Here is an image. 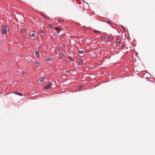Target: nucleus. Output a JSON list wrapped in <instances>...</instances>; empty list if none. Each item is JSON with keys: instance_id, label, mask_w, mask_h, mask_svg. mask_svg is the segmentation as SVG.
<instances>
[{"instance_id": "f257e3e1", "label": "nucleus", "mask_w": 155, "mask_h": 155, "mask_svg": "<svg viewBox=\"0 0 155 155\" xmlns=\"http://www.w3.org/2000/svg\"><path fill=\"white\" fill-rule=\"evenodd\" d=\"M52 84L51 83H48L45 86V87L46 89H48L51 87V85Z\"/></svg>"}, {"instance_id": "f03ea898", "label": "nucleus", "mask_w": 155, "mask_h": 155, "mask_svg": "<svg viewBox=\"0 0 155 155\" xmlns=\"http://www.w3.org/2000/svg\"><path fill=\"white\" fill-rule=\"evenodd\" d=\"M40 15L42 16L45 17V18L49 19L50 18L49 17H47L46 15L43 12H41L40 13Z\"/></svg>"}, {"instance_id": "7ed1b4c3", "label": "nucleus", "mask_w": 155, "mask_h": 155, "mask_svg": "<svg viewBox=\"0 0 155 155\" xmlns=\"http://www.w3.org/2000/svg\"><path fill=\"white\" fill-rule=\"evenodd\" d=\"M52 58H50L48 56L46 57L45 60L51 62L52 61Z\"/></svg>"}, {"instance_id": "20e7f679", "label": "nucleus", "mask_w": 155, "mask_h": 155, "mask_svg": "<svg viewBox=\"0 0 155 155\" xmlns=\"http://www.w3.org/2000/svg\"><path fill=\"white\" fill-rule=\"evenodd\" d=\"M30 36L31 37H34L35 36V34L34 31H31L30 32Z\"/></svg>"}, {"instance_id": "39448f33", "label": "nucleus", "mask_w": 155, "mask_h": 155, "mask_svg": "<svg viewBox=\"0 0 155 155\" xmlns=\"http://www.w3.org/2000/svg\"><path fill=\"white\" fill-rule=\"evenodd\" d=\"M5 29H2L1 31L2 33L4 34H7V31Z\"/></svg>"}, {"instance_id": "423d86ee", "label": "nucleus", "mask_w": 155, "mask_h": 155, "mask_svg": "<svg viewBox=\"0 0 155 155\" xmlns=\"http://www.w3.org/2000/svg\"><path fill=\"white\" fill-rule=\"evenodd\" d=\"M35 54L37 57H39L40 56L39 52L37 51L35 52Z\"/></svg>"}, {"instance_id": "0eeeda50", "label": "nucleus", "mask_w": 155, "mask_h": 155, "mask_svg": "<svg viewBox=\"0 0 155 155\" xmlns=\"http://www.w3.org/2000/svg\"><path fill=\"white\" fill-rule=\"evenodd\" d=\"M3 27L4 28H3V29H5V30H6V31H8V30H9V28H8V27H7L6 26H4Z\"/></svg>"}, {"instance_id": "6e6552de", "label": "nucleus", "mask_w": 155, "mask_h": 155, "mask_svg": "<svg viewBox=\"0 0 155 155\" xmlns=\"http://www.w3.org/2000/svg\"><path fill=\"white\" fill-rule=\"evenodd\" d=\"M44 80V78H40L38 79V80L40 82H41L43 81Z\"/></svg>"}, {"instance_id": "1a4fd4ad", "label": "nucleus", "mask_w": 155, "mask_h": 155, "mask_svg": "<svg viewBox=\"0 0 155 155\" xmlns=\"http://www.w3.org/2000/svg\"><path fill=\"white\" fill-rule=\"evenodd\" d=\"M14 93L16 94H17L18 95H19V96H22V94L20 93H18V92H14Z\"/></svg>"}, {"instance_id": "9d476101", "label": "nucleus", "mask_w": 155, "mask_h": 155, "mask_svg": "<svg viewBox=\"0 0 155 155\" xmlns=\"http://www.w3.org/2000/svg\"><path fill=\"white\" fill-rule=\"evenodd\" d=\"M107 38L108 39V40H112V39H113V38H112L110 36H107Z\"/></svg>"}, {"instance_id": "9b49d317", "label": "nucleus", "mask_w": 155, "mask_h": 155, "mask_svg": "<svg viewBox=\"0 0 155 155\" xmlns=\"http://www.w3.org/2000/svg\"><path fill=\"white\" fill-rule=\"evenodd\" d=\"M120 40L119 39H117L116 41V43L118 44L120 43Z\"/></svg>"}, {"instance_id": "f8f14e48", "label": "nucleus", "mask_w": 155, "mask_h": 155, "mask_svg": "<svg viewBox=\"0 0 155 155\" xmlns=\"http://www.w3.org/2000/svg\"><path fill=\"white\" fill-rule=\"evenodd\" d=\"M83 63V61L81 60H80L79 61V62L78 63V65H81Z\"/></svg>"}, {"instance_id": "ddd939ff", "label": "nucleus", "mask_w": 155, "mask_h": 155, "mask_svg": "<svg viewBox=\"0 0 155 155\" xmlns=\"http://www.w3.org/2000/svg\"><path fill=\"white\" fill-rule=\"evenodd\" d=\"M69 59L71 61H74V58L71 57H69Z\"/></svg>"}, {"instance_id": "4468645a", "label": "nucleus", "mask_w": 155, "mask_h": 155, "mask_svg": "<svg viewBox=\"0 0 155 155\" xmlns=\"http://www.w3.org/2000/svg\"><path fill=\"white\" fill-rule=\"evenodd\" d=\"M78 53L80 54H83L84 53V51L82 50H79L78 51Z\"/></svg>"}, {"instance_id": "2eb2a0df", "label": "nucleus", "mask_w": 155, "mask_h": 155, "mask_svg": "<svg viewBox=\"0 0 155 155\" xmlns=\"http://www.w3.org/2000/svg\"><path fill=\"white\" fill-rule=\"evenodd\" d=\"M94 32L95 33H99V31H97V30H94Z\"/></svg>"}, {"instance_id": "dca6fc26", "label": "nucleus", "mask_w": 155, "mask_h": 155, "mask_svg": "<svg viewBox=\"0 0 155 155\" xmlns=\"http://www.w3.org/2000/svg\"><path fill=\"white\" fill-rule=\"evenodd\" d=\"M33 63H35L36 64H40V63L39 62H38V61H35V62H33Z\"/></svg>"}, {"instance_id": "f3484780", "label": "nucleus", "mask_w": 155, "mask_h": 155, "mask_svg": "<svg viewBox=\"0 0 155 155\" xmlns=\"http://www.w3.org/2000/svg\"><path fill=\"white\" fill-rule=\"evenodd\" d=\"M63 21V20L62 19H58V22H59L60 23H61Z\"/></svg>"}, {"instance_id": "a211bd4d", "label": "nucleus", "mask_w": 155, "mask_h": 155, "mask_svg": "<svg viewBox=\"0 0 155 155\" xmlns=\"http://www.w3.org/2000/svg\"><path fill=\"white\" fill-rule=\"evenodd\" d=\"M120 26L123 29L124 32L125 31V29L124 27L123 26L121 25H120Z\"/></svg>"}, {"instance_id": "6ab92c4d", "label": "nucleus", "mask_w": 155, "mask_h": 155, "mask_svg": "<svg viewBox=\"0 0 155 155\" xmlns=\"http://www.w3.org/2000/svg\"><path fill=\"white\" fill-rule=\"evenodd\" d=\"M58 50L59 51H62V49H61V47H59V48H58Z\"/></svg>"}, {"instance_id": "aec40b11", "label": "nucleus", "mask_w": 155, "mask_h": 155, "mask_svg": "<svg viewBox=\"0 0 155 155\" xmlns=\"http://www.w3.org/2000/svg\"><path fill=\"white\" fill-rule=\"evenodd\" d=\"M78 87V89H81L82 87V85H79Z\"/></svg>"}, {"instance_id": "412c9836", "label": "nucleus", "mask_w": 155, "mask_h": 155, "mask_svg": "<svg viewBox=\"0 0 155 155\" xmlns=\"http://www.w3.org/2000/svg\"><path fill=\"white\" fill-rule=\"evenodd\" d=\"M125 47V45H122L121 48L122 49H124Z\"/></svg>"}, {"instance_id": "4be33fe9", "label": "nucleus", "mask_w": 155, "mask_h": 155, "mask_svg": "<svg viewBox=\"0 0 155 155\" xmlns=\"http://www.w3.org/2000/svg\"><path fill=\"white\" fill-rule=\"evenodd\" d=\"M107 23L109 24V25H111V22L110 21H107Z\"/></svg>"}, {"instance_id": "5701e85b", "label": "nucleus", "mask_w": 155, "mask_h": 155, "mask_svg": "<svg viewBox=\"0 0 155 155\" xmlns=\"http://www.w3.org/2000/svg\"><path fill=\"white\" fill-rule=\"evenodd\" d=\"M49 27L50 28H52L53 25L52 24H50L49 25Z\"/></svg>"}, {"instance_id": "b1692460", "label": "nucleus", "mask_w": 155, "mask_h": 155, "mask_svg": "<svg viewBox=\"0 0 155 155\" xmlns=\"http://www.w3.org/2000/svg\"><path fill=\"white\" fill-rule=\"evenodd\" d=\"M101 39H103V40H104L105 38V37L104 36H101Z\"/></svg>"}, {"instance_id": "393cba45", "label": "nucleus", "mask_w": 155, "mask_h": 155, "mask_svg": "<svg viewBox=\"0 0 155 155\" xmlns=\"http://www.w3.org/2000/svg\"><path fill=\"white\" fill-rule=\"evenodd\" d=\"M54 29L56 30H59L60 29V28L58 27H57L55 28Z\"/></svg>"}, {"instance_id": "a878e982", "label": "nucleus", "mask_w": 155, "mask_h": 155, "mask_svg": "<svg viewBox=\"0 0 155 155\" xmlns=\"http://www.w3.org/2000/svg\"><path fill=\"white\" fill-rule=\"evenodd\" d=\"M41 33L42 34H44L45 33L44 31L43 30H41Z\"/></svg>"}, {"instance_id": "bb28decb", "label": "nucleus", "mask_w": 155, "mask_h": 155, "mask_svg": "<svg viewBox=\"0 0 155 155\" xmlns=\"http://www.w3.org/2000/svg\"><path fill=\"white\" fill-rule=\"evenodd\" d=\"M22 31H23V32L25 33V29H23Z\"/></svg>"}, {"instance_id": "cd10ccee", "label": "nucleus", "mask_w": 155, "mask_h": 155, "mask_svg": "<svg viewBox=\"0 0 155 155\" xmlns=\"http://www.w3.org/2000/svg\"><path fill=\"white\" fill-rule=\"evenodd\" d=\"M65 45H63V47H65Z\"/></svg>"}]
</instances>
